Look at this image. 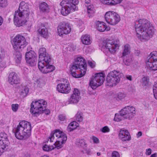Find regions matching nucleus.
<instances>
[{"label": "nucleus", "mask_w": 157, "mask_h": 157, "mask_svg": "<svg viewBox=\"0 0 157 157\" xmlns=\"http://www.w3.org/2000/svg\"><path fill=\"white\" fill-rule=\"evenodd\" d=\"M29 11L28 4L21 2L18 10L15 11L14 15V23L17 26L20 27L25 25L28 19Z\"/></svg>", "instance_id": "f257e3e1"}, {"label": "nucleus", "mask_w": 157, "mask_h": 157, "mask_svg": "<svg viewBox=\"0 0 157 157\" xmlns=\"http://www.w3.org/2000/svg\"><path fill=\"white\" fill-rule=\"evenodd\" d=\"M31 130L30 123L25 121H21L14 129L15 135L18 139H26L29 137Z\"/></svg>", "instance_id": "f03ea898"}, {"label": "nucleus", "mask_w": 157, "mask_h": 157, "mask_svg": "<svg viewBox=\"0 0 157 157\" xmlns=\"http://www.w3.org/2000/svg\"><path fill=\"white\" fill-rule=\"evenodd\" d=\"M136 109L132 106H127L122 109L120 112V114L116 113L113 120L116 122L122 121L123 117L124 119L131 120L135 115Z\"/></svg>", "instance_id": "7ed1b4c3"}, {"label": "nucleus", "mask_w": 157, "mask_h": 157, "mask_svg": "<svg viewBox=\"0 0 157 157\" xmlns=\"http://www.w3.org/2000/svg\"><path fill=\"white\" fill-rule=\"evenodd\" d=\"M120 42L118 39L107 38L103 41L101 50L105 53L114 54L119 49Z\"/></svg>", "instance_id": "20e7f679"}, {"label": "nucleus", "mask_w": 157, "mask_h": 157, "mask_svg": "<svg viewBox=\"0 0 157 157\" xmlns=\"http://www.w3.org/2000/svg\"><path fill=\"white\" fill-rule=\"evenodd\" d=\"M147 20L144 19H141L135 23V29L136 36L141 40L146 39L147 36Z\"/></svg>", "instance_id": "39448f33"}, {"label": "nucleus", "mask_w": 157, "mask_h": 157, "mask_svg": "<svg viewBox=\"0 0 157 157\" xmlns=\"http://www.w3.org/2000/svg\"><path fill=\"white\" fill-rule=\"evenodd\" d=\"M51 60V58L49 54L39 57L38 67L42 73L46 74L54 70V67L49 64Z\"/></svg>", "instance_id": "423d86ee"}, {"label": "nucleus", "mask_w": 157, "mask_h": 157, "mask_svg": "<svg viewBox=\"0 0 157 157\" xmlns=\"http://www.w3.org/2000/svg\"><path fill=\"white\" fill-rule=\"evenodd\" d=\"M78 0H63L60 3L62 6L61 13L66 16L72 12L78 10L77 5L78 4Z\"/></svg>", "instance_id": "0eeeda50"}, {"label": "nucleus", "mask_w": 157, "mask_h": 157, "mask_svg": "<svg viewBox=\"0 0 157 157\" xmlns=\"http://www.w3.org/2000/svg\"><path fill=\"white\" fill-rule=\"evenodd\" d=\"M47 104V102L43 99L34 100L31 104L30 112L33 116H39L45 110Z\"/></svg>", "instance_id": "6e6552de"}, {"label": "nucleus", "mask_w": 157, "mask_h": 157, "mask_svg": "<svg viewBox=\"0 0 157 157\" xmlns=\"http://www.w3.org/2000/svg\"><path fill=\"white\" fill-rule=\"evenodd\" d=\"M105 19L108 24L112 25H115L120 21V17L116 12L109 11L105 13Z\"/></svg>", "instance_id": "1a4fd4ad"}, {"label": "nucleus", "mask_w": 157, "mask_h": 157, "mask_svg": "<svg viewBox=\"0 0 157 157\" xmlns=\"http://www.w3.org/2000/svg\"><path fill=\"white\" fill-rule=\"evenodd\" d=\"M120 72L116 71L110 72L107 77L106 85L110 87L115 86L120 81Z\"/></svg>", "instance_id": "9d476101"}, {"label": "nucleus", "mask_w": 157, "mask_h": 157, "mask_svg": "<svg viewBox=\"0 0 157 157\" xmlns=\"http://www.w3.org/2000/svg\"><path fill=\"white\" fill-rule=\"evenodd\" d=\"M105 75L103 73H96L93 76L90 81V85L93 89H95L101 86L104 81Z\"/></svg>", "instance_id": "9b49d317"}, {"label": "nucleus", "mask_w": 157, "mask_h": 157, "mask_svg": "<svg viewBox=\"0 0 157 157\" xmlns=\"http://www.w3.org/2000/svg\"><path fill=\"white\" fill-rule=\"evenodd\" d=\"M27 44L25 38L20 35H17L14 37L12 44L14 49L18 51L24 48Z\"/></svg>", "instance_id": "f8f14e48"}, {"label": "nucleus", "mask_w": 157, "mask_h": 157, "mask_svg": "<svg viewBox=\"0 0 157 157\" xmlns=\"http://www.w3.org/2000/svg\"><path fill=\"white\" fill-rule=\"evenodd\" d=\"M67 139L66 134L62 131L56 129L52 132L49 137L48 141L52 142L56 140L59 141L66 142Z\"/></svg>", "instance_id": "ddd939ff"}, {"label": "nucleus", "mask_w": 157, "mask_h": 157, "mask_svg": "<svg viewBox=\"0 0 157 157\" xmlns=\"http://www.w3.org/2000/svg\"><path fill=\"white\" fill-rule=\"evenodd\" d=\"M148 58V69L151 71L157 70V51L151 52Z\"/></svg>", "instance_id": "4468645a"}, {"label": "nucleus", "mask_w": 157, "mask_h": 157, "mask_svg": "<svg viewBox=\"0 0 157 157\" xmlns=\"http://www.w3.org/2000/svg\"><path fill=\"white\" fill-rule=\"evenodd\" d=\"M7 135L5 133L0 134V156L6 150L9 144Z\"/></svg>", "instance_id": "2eb2a0df"}, {"label": "nucleus", "mask_w": 157, "mask_h": 157, "mask_svg": "<svg viewBox=\"0 0 157 157\" xmlns=\"http://www.w3.org/2000/svg\"><path fill=\"white\" fill-rule=\"evenodd\" d=\"M71 27L68 23H60L57 27V32L60 36H62L64 35H67L70 33Z\"/></svg>", "instance_id": "dca6fc26"}, {"label": "nucleus", "mask_w": 157, "mask_h": 157, "mask_svg": "<svg viewBox=\"0 0 157 157\" xmlns=\"http://www.w3.org/2000/svg\"><path fill=\"white\" fill-rule=\"evenodd\" d=\"M57 89L60 93H68L71 90L70 85L69 81L67 79H64L62 83L58 84Z\"/></svg>", "instance_id": "f3484780"}, {"label": "nucleus", "mask_w": 157, "mask_h": 157, "mask_svg": "<svg viewBox=\"0 0 157 157\" xmlns=\"http://www.w3.org/2000/svg\"><path fill=\"white\" fill-rule=\"evenodd\" d=\"M80 92L79 90L76 88H74L72 93L71 94L68 101L70 104H76L81 99Z\"/></svg>", "instance_id": "a211bd4d"}, {"label": "nucleus", "mask_w": 157, "mask_h": 157, "mask_svg": "<svg viewBox=\"0 0 157 157\" xmlns=\"http://www.w3.org/2000/svg\"><path fill=\"white\" fill-rule=\"evenodd\" d=\"M20 81L18 75L15 72H12L10 73L8 77V82L10 84H18L20 83Z\"/></svg>", "instance_id": "6ab92c4d"}, {"label": "nucleus", "mask_w": 157, "mask_h": 157, "mask_svg": "<svg viewBox=\"0 0 157 157\" xmlns=\"http://www.w3.org/2000/svg\"><path fill=\"white\" fill-rule=\"evenodd\" d=\"M118 137L119 139L123 141L130 140L131 136L128 130L125 129H121L119 133Z\"/></svg>", "instance_id": "aec40b11"}, {"label": "nucleus", "mask_w": 157, "mask_h": 157, "mask_svg": "<svg viewBox=\"0 0 157 157\" xmlns=\"http://www.w3.org/2000/svg\"><path fill=\"white\" fill-rule=\"evenodd\" d=\"M79 69L78 66L74 64H72L70 66V71L71 75L75 78H81L84 75H83L82 72L80 74L78 73V71H76Z\"/></svg>", "instance_id": "412c9836"}, {"label": "nucleus", "mask_w": 157, "mask_h": 157, "mask_svg": "<svg viewBox=\"0 0 157 157\" xmlns=\"http://www.w3.org/2000/svg\"><path fill=\"white\" fill-rule=\"evenodd\" d=\"M96 25L97 29L101 32H103L105 30L108 31L110 29L109 28L107 27L106 24L103 22L98 21L96 23Z\"/></svg>", "instance_id": "4be33fe9"}, {"label": "nucleus", "mask_w": 157, "mask_h": 157, "mask_svg": "<svg viewBox=\"0 0 157 157\" xmlns=\"http://www.w3.org/2000/svg\"><path fill=\"white\" fill-rule=\"evenodd\" d=\"M81 39L82 43L84 45H90L92 43V39L90 35L87 34L82 35Z\"/></svg>", "instance_id": "5701e85b"}, {"label": "nucleus", "mask_w": 157, "mask_h": 157, "mask_svg": "<svg viewBox=\"0 0 157 157\" xmlns=\"http://www.w3.org/2000/svg\"><path fill=\"white\" fill-rule=\"evenodd\" d=\"M5 52L3 50H0V70L4 67L6 64Z\"/></svg>", "instance_id": "b1692460"}, {"label": "nucleus", "mask_w": 157, "mask_h": 157, "mask_svg": "<svg viewBox=\"0 0 157 157\" xmlns=\"http://www.w3.org/2000/svg\"><path fill=\"white\" fill-rule=\"evenodd\" d=\"M38 32L41 36L45 38H47L49 36L48 29L45 26H41L38 30Z\"/></svg>", "instance_id": "393cba45"}, {"label": "nucleus", "mask_w": 157, "mask_h": 157, "mask_svg": "<svg viewBox=\"0 0 157 157\" xmlns=\"http://www.w3.org/2000/svg\"><path fill=\"white\" fill-rule=\"evenodd\" d=\"M103 4L110 6L115 5L120 3L121 0H99Z\"/></svg>", "instance_id": "a878e982"}, {"label": "nucleus", "mask_w": 157, "mask_h": 157, "mask_svg": "<svg viewBox=\"0 0 157 157\" xmlns=\"http://www.w3.org/2000/svg\"><path fill=\"white\" fill-rule=\"evenodd\" d=\"M80 64L77 65L76 66L79 68V71L82 72L83 75H85L86 71V64L85 60L84 62H81Z\"/></svg>", "instance_id": "bb28decb"}, {"label": "nucleus", "mask_w": 157, "mask_h": 157, "mask_svg": "<svg viewBox=\"0 0 157 157\" xmlns=\"http://www.w3.org/2000/svg\"><path fill=\"white\" fill-rule=\"evenodd\" d=\"M75 144L79 147H82L84 148H86L87 147V144L86 141L84 139H77Z\"/></svg>", "instance_id": "cd10ccee"}, {"label": "nucleus", "mask_w": 157, "mask_h": 157, "mask_svg": "<svg viewBox=\"0 0 157 157\" xmlns=\"http://www.w3.org/2000/svg\"><path fill=\"white\" fill-rule=\"evenodd\" d=\"M29 91V88L27 86H21L19 91V94L22 97L26 96Z\"/></svg>", "instance_id": "c85d7f7f"}, {"label": "nucleus", "mask_w": 157, "mask_h": 157, "mask_svg": "<svg viewBox=\"0 0 157 157\" xmlns=\"http://www.w3.org/2000/svg\"><path fill=\"white\" fill-rule=\"evenodd\" d=\"M156 30L153 25L150 23L148 27V38H152Z\"/></svg>", "instance_id": "c756f323"}, {"label": "nucleus", "mask_w": 157, "mask_h": 157, "mask_svg": "<svg viewBox=\"0 0 157 157\" xmlns=\"http://www.w3.org/2000/svg\"><path fill=\"white\" fill-rule=\"evenodd\" d=\"M39 8L40 11L44 13H47L49 11L48 6L45 2H42L40 4Z\"/></svg>", "instance_id": "7c9ffc66"}, {"label": "nucleus", "mask_w": 157, "mask_h": 157, "mask_svg": "<svg viewBox=\"0 0 157 157\" xmlns=\"http://www.w3.org/2000/svg\"><path fill=\"white\" fill-rule=\"evenodd\" d=\"M78 126V124L75 121H73L70 123L67 127V130L69 132H71L75 129Z\"/></svg>", "instance_id": "2f4dec72"}, {"label": "nucleus", "mask_w": 157, "mask_h": 157, "mask_svg": "<svg viewBox=\"0 0 157 157\" xmlns=\"http://www.w3.org/2000/svg\"><path fill=\"white\" fill-rule=\"evenodd\" d=\"M25 58H37L36 55L34 51L30 50L26 53Z\"/></svg>", "instance_id": "473e14b6"}, {"label": "nucleus", "mask_w": 157, "mask_h": 157, "mask_svg": "<svg viewBox=\"0 0 157 157\" xmlns=\"http://www.w3.org/2000/svg\"><path fill=\"white\" fill-rule=\"evenodd\" d=\"M130 46L128 44H127L125 45L122 52V56H124L128 55L130 52Z\"/></svg>", "instance_id": "72a5a7b5"}, {"label": "nucleus", "mask_w": 157, "mask_h": 157, "mask_svg": "<svg viewBox=\"0 0 157 157\" xmlns=\"http://www.w3.org/2000/svg\"><path fill=\"white\" fill-rule=\"evenodd\" d=\"M27 63L29 66H33L36 64L37 58H25Z\"/></svg>", "instance_id": "f704fd0d"}, {"label": "nucleus", "mask_w": 157, "mask_h": 157, "mask_svg": "<svg viewBox=\"0 0 157 157\" xmlns=\"http://www.w3.org/2000/svg\"><path fill=\"white\" fill-rule=\"evenodd\" d=\"M55 148V147L53 145H50L45 144L42 147L43 151L47 152L50 151Z\"/></svg>", "instance_id": "c9c22d12"}, {"label": "nucleus", "mask_w": 157, "mask_h": 157, "mask_svg": "<svg viewBox=\"0 0 157 157\" xmlns=\"http://www.w3.org/2000/svg\"><path fill=\"white\" fill-rule=\"evenodd\" d=\"M15 62L17 65H18L21 62V55L19 52H17L15 57Z\"/></svg>", "instance_id": "e433bc0d"}, {"label": "nucleus", "mask_w": 157, "mask_h": 157, "mask_svg": "<svg viewBox=\"0 0 157 157\" xmlns=\"http://www.w3.org/2000/svg\"><path fill=\"white\" fill-rule=\"evenodd\" d=\"M66 142L56 140V142L54 144V146L55 148H56L57 149H59L63 147V145Z\"/></svg>", "instance_id": "4c0bfd02"}, {"label": "nucleus", "mask_w": 157, "mask_h": 157, "mask_svg": "<svg viewBox=\"0 0 157 157\" xmlns=\"http://www.w3.org/2000/svg\"><path fill=\"white\" fill-rule=\"evenodd\" d=\"M126 96V94L121 92H120L116 94L115 98L117 100H121Z\"/></svg>", "instance_id": "58836bf2"}, {"label": "nucleus", "mask_w": 157, "mask_h": 157, "mask_svg": "<svg viewBox=\"0 0 157 157\" xmlns=\"http://www.w3.org/2000/svg\"><path fill=\"white\" fill-rule=\"evenodd\" d=\"M87 12L89 16L90 17L95 12L94 9L92 5H89L87 6Z\"/></svg>", "instance_id": "ea45409f"}, {"label": "nucleus", "mask_w": 157, "mask_h": 157, "mask_svg": "<svg viewBox=\"0 0 157 157\" xmlns=\"http://www.w3.org/2000/svg\"><path fill=\"white\" fill-rule=\"evenodd\" d=\"M39 57L45 56L48 54L47 53L46 49L44 48H40L39 51Z\"/></svg>", "instance_id": "a19ab883"}, {"label": "nucleus", "mask_w": 157, "mask_h": 157, "mask_svg": "<svg viewBox=\"0 0 157 157\" xmlns=\"http://www.w3.org/2000/svg\"><path fill=\"white\" fill-rule=\"evenodd\" d=\"M7 0H0V8H5L8 6Z\"/></svg>", "instance_id": "79ce46f5"}, {"label": "nucleus", "mask_w": 157, "mask_h": 157, "mask_svg": "<svg viewBox=\"0 0 157 157\" xmlns=\"http://www.w3.org/2000/svg\"><path fill=\"white\" fill-rule=\"evenodd\" d=\"M82 114L81 112H78L75 115L76 121L79 122H81L82 121L83 117H82Z\"/></svg>", "instance_id": "37998d69"}, {"label": "nucleus", "mask_w": 157, "mask_h": 157, "mask_svg": "<svg viewBox=\"0 0 157 157\" xmlns=\"http://www.w3.org/2000/svg\"><path fill=\"white\" fill-rule=\"evenodd\" d=\"M132 62V59L131 57H126L124 60V62L126 65H129Z\"/></svg>", "instance_id": "c03bdc74"}, {"label": "nucleus", "mask_w": 157, "mask_h": 157, "mask_svg": "<svg viewBox=\"0 0 157 157\" xmlns=\"http://www.w3.org/2000/svg\"><path fill=\"white\" fill-rule=\"evenodd\" d=\"M85 59L82 57H77L75 60V63H74L76 65L80 64V63L81 62L84 61Z\"/></svg>", "instance_id": "a18cd8bd"}, {"label": "nucleus", "mask_w": 157, "mask_h": 157, "mask_svg": "<svg viewBox=\"0 0 157 157\" xmlns=\"http://www.w3.org/2000/svg\"><path fill=\"white\" fill-rule=\"evenodd\" d=\"M153 92L155 98L157 99V81L155 82L153 87Z\"/></svg>", "instance_id": "49530a36"}, {"label": "nucleus", "mask_w": 157, "mask_h": 157, "mask_svg": "<svg viewBox=\"0 0 157 157\" xmlns=\"http://www.w3.org/2000/svg\"><path fill=\"white\" fill-rule=\"evenodd\" d=\"M82 152L83 153L86 154L87 155H90L92 154L90 149H88L86 148H83V150H82Z\"/></svg>", "instance_id": "de8ad7c7"}, {"label": "nucleus", "mask_w": 157, "mask_h": 157, "mask_svg": "<svg viewBox=\"0 0 157 157\" xmlns=\"http://www.w3.org/2000/svg\"><path fill=\"white\" fill-rule=\"evenodd\" d=\"M100 131L104 133H108L110 132V129L109 127L105 126L100 129Z\"/></svg>", "instance_id": "09e8293b"}, {"label": "nucleus", "mask_w": 157, "mask_h": 157, "mask_svg": "<svg viewBox=\"0 0 157 157\" xmlns=\"http://www.w3.org/2000/svg\"><path fill=\"white\" fill-rule=\"evenodd\" d=\"M19 105L16 104H12L11 105V108L13 111L14 112H16L18 109Z\"/></svg>", "instance_id": "8fccbe9b"}, {"label": "nucleus", "mask_w": 157, "mask_h": 157, "mask_svg": "<svg viewBox=\"0 0 157 157\" xmlns=\"http://www.w3.org/2000/svg\"><path fill=\"white\" fill-rule=\"evenodd\" d=\"M141 83L143 86H146L147 84V78L144 77L142 79Z\"/></svg>", "instance_id": "3c124183"}, {"label": "nucleus", "mask_w": 157, "mask_h": 157, "mask_svg": "<svg viewBox=\"0 0 157 157\" xmlns=\"http://www.w3.org/2000/svg\"><path fill=\"white\" fill-rule=\"evenodd\" d=\"M60 121H64L66 120V117L64 115L60 114L58 117Z\"/></svg>", "instance_id": "603ef678"}, {"label": "nucleus", "mask_w": 157, "mask_h": 157, "mask_svg": "<svg viewBox=\"0 0 157 157\" xmlns=\"http://www.w3.org/2000/svg\"><path fill=\"white\" fill-rule=\"evenodd\" d=\"M89 65L92 68L95 67V62L93 61H89L88 62Z\"/></svg>", "instance_id": "864d4df0"}, {"label": "nucleus", "mask_w": 157, "mask_h": 157, "mask_svg": "<svg viewBox=\"0 0 157 157\" xmlns=\"http://www.w3.org/2000/svg\"><path fill=\"white\" fill-rule=\"evenodd\" d=\"M36 82L37 83V86L40 88L42 87L44 85V83L42 81L37 80Z\"/></svg>", "instance_id": "5fc2aeb1"}, {"label": "nucleus", "mask_w": 157, "mask_h": 157, "mask_svg": "<svg viewBox=\"0 0 157 157\" xmlns=\"http://www.w3.org/2000/svg\"><path fill=\"white\" fill-rule=\"evenodd\" d=\"M112 157H120V155L117 152L114 151L112 153Z\"/></svg>", "instance_id": "6e6d98bb"}, {"label": "nucleus", "mask_w": 157, "mask_h": 157, "mask_svg": "<svg viewBox=\"0 0 157 157\" xmlns=\"http://www.w3.org/2000/svg\"><path fill=\"white\" fill-rule=\"evenodd\" d=\"M92 140L94 143L98 144L99 142V140L95 136H93Z\"/></svg>", "instance_id": "4d7b16f0"}, {"label": "nucleus", "mask_w": 157, "mask_h": 157, "mask_svg": "<svg viewBox=\"0 0 157 157\" xmlns=\"http://www.w3.org/2000/svg\"><path fill=\"white\" fill-rule=\"evenodd\" d=\"M142 132L140 131L138 132L136 134V137L137 138H139L140 136H142Z\"/></svg>", "instance_id": "13d9d810"}, {"label": "nucleus", "mask_w": 157, "mask_h": 157, "mask_svg": "<svg viewBox=\"0 0 157 157\" xmlns=\"http://www.w3.org/2000/svg\"><path fill=\"white\" fill-rule=\"evenodd\" d=\"M3 22V19L2 17L0 16V26H1Z\"/></svg>", "instance_id": "bf43d9fd"}, {"label": "nucleus", "mask_w": 157, "mask_h": 157, "mask_svg": "<svg viewBox=\"0 0 157 157\" xmlns=\"http://www.w3.org/2000/svg\"><path fill=\"white\" fill-rule=\"evenodd\" d=\"M126 78L130 80L131 81L132 80V76L131 75H127L126 76Z\"/></svg>", "instance_id": "052dcab7"}, {"label": "nucleus", "mask_w": 157, "mask_h": 157, "mask_svg": "<svg viewBox=\"0 0 157 157\" xmlns=\"http://www.w3.org/2000/svg\"><path fill=\"white\" fill-rule=\"evenodd\" d=\"M157 153H155L151 155L150 157H157Z\"/></svg>", "instance_id": "680f3d73"}, {"label": "nucleus", "mask_w": 157, "mask_h": 157, "mask_svg": "<svg viewBox=\"0 0 157 157\" xmlns=\"http://www.w3.org/2000/svg\"><path fill=\"white\" fill-rule=\"evenodd\" d=\"M151 150L150 148L148 149V155H149L151 154Z\"/></svg>", "instance_id": "e2e57ef3"}, {"label": "nucleus", "mask_w": 157, "mask_h": 157, "mask_svg": "<svg viewBox=\"0 0 157 157\" xmlns=\"http://www.w3.org/2000/svg\"><path fill=\"white\" fill-rule=\"evenodd\" d=\"M90 2V0H85V2L86 4H89Z\"/></svg>", "instance_id": "0e129e2a"}, {"label": "nucleus", "mask_w": 157, "mask_h": 157, "mask_svg": "<svg viewBox=\"0 0 157 157\" xmlns=\"http://www.w3.org/2000/svg\"><path fill=\"white\" fill-rule=\"evenodd\" d=\"M135 53H136V55L137 56H139L140 54V52L139 51H136V52H135Z\"/></svg>", "instance_id": "69168bd1"}, {"label": "nucleus", "mask_w": 157, "mask_h": 157, "mask_svg": "<svg viewBox=\"0 0 157 157\" xmlns=\"http://www.w3.org/2000/svg\"><path fill=\"white\" fill-rule=\"evenodd\" d=\"M40 157H50L47 155H44L42 156H41Z\"/></svg>", "instance_id": "338daca9"}, {"label": "nucleus", "mask_w": 157, "mask_h": 157, "mask_svg": "<svg viewBox=\"0 0 157 157\" xmlns=\"http://www.w3.org/2000/svg\"><path fill=\"white\" fill-rule=\"evenodd\" d=\"M47 112L46 113H45L47 115H48L50 113V111L49 110H48V111H47Z\"/></svg>", "instance_id": "774afa93"}]
</instances>
